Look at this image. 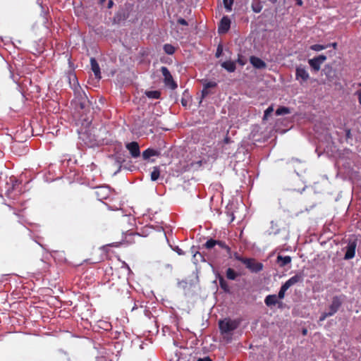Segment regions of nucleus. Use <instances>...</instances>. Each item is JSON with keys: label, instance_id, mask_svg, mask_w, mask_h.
<instances>
[{"label": "nucleus", "instance_id": "f257e3e1", "mask_svg": "<svg viewBox=\"0 0 361 361\" xmlns=\"http://www.w3.org/2000/svg\"><path fill=\"white\" fill-rule=\"evenodd\" d=\"M240 325V321L224 318L219 321V328L222 335L229 334L235 330Z\"/></svg>", "mask_w": 361, "mask_h": 361}, {"label": "nucleus", "instance_id": "f03ea898", "mask_svg": "<svg viewBox=\"0 0 361 361\" xmlns=\"http://www.w3.org/2000/svg\"><path fill=\"white\" fill-rule=\"evenodd\" d=\"M216 245H217L220 249L224 250L228 258H232L231 247L225 241L210 238L204 244V247L207 250H211Z\"/></svg>", "mask_w": 361, "mask_h": 361}, {"label": "nucleus", "instance_id": "7ed1b4c3", "mask_svg": "<svg viewBox=\"0 0 361 361\" xmlns=\"http://www.w3.org/2000/svg\"><path fill=\"white\" fill-rule=\"evenodd\" d=\"M342 304V300L338 296H335L333 298L332 302L329 307L327 312H324L319 317V321H324L326 317L334 315L340 308Z\"/></svg>", "mask_w": 361, "mask_h": 361}, {"label": "nucleus", "instance_id": "20e7f679", "mask_svg": "<svg viewBox=\"0 0 361 361\" xmlns=\"http://www.w3.org/2000/svg\"><path fill=\"white\" fill-rule=\"evenodd\" d=\"M310 79V74L305 66L300 65L295 68V80L300 85L307 84Z\"/></svg>", "mask_w": 361, "mask_h": 361}, {"label": "nucleus", "instance_id": "39448f33", "mask_svg": "<svg viewBox=\"0 0 361 361\" xmlns=\"http://www.w3.org/2000/svg\"><path fill=\"white\" fill-rule=\"evenodd\" d=\"M304 274L302 273H298L291 278H290L284 284L282 285L278 293H285L287 290L291 286L300 283H302Z\"/></svg>", "mask_w": 361, "mask_h": 361}, {"label": "nucleus", "instance_id": "423d86ee", "mask_svg": "<svg viewBox=\"0 0 361 361\" xmlns=\"http://www.w3.org/2000/svg\"><path fill=\"white\" fill-rule=\"evenodd\" d=\"M243 264L252 273H258L264 268L263 264L257 262L254 258H247L245 260H243Z\"/></svg>", "mask_w": 361, "mask_h": 361}, {"label": "nucleus", "instance_id": "0eeeda50", "mask_svg": "<svg viewBox=\"0 0 361 361\" xmlns=\"http://www.w3.org/2000/svg\"><path fill=\"white\" fill-rule=\"evenodd\" d=\"M161 73L164 76V84L170 87L171 90H175L177 88V84L173 80V78L169 71V69L166 66H162L161 68Z\"/></svg>", "mask_w": 361, "mask_h": 361}, {"label": "nucleus", "instance_id": "6e6552de", "mask_svg": "<svg viewBox=\"0 0 361 361\" xmlns=\"http://www.w3.org/2000/svg\"><path fill=\"white\" fill-rule=\"evenodd\" d=\"M326 59L327 58L325 55L321 54L313 59H309L308 63L315 72H317L320 70L321 65L326 60Z\"/></svg>", "mask_w": 361, "mask_h": 361}, {"label": "nucleus", "instance_id": "1a4fd4ad", "mask_svg": "<svg viewBox=\"0 0 361 361\" xmlns=\"http://www.w3.org/2000/svg\"><path fill=\"white\" fill-rule=\"evenodd\" d=\"M357 244V240L356 238H354L348 242V244L345 247L346 252L344 257L345 259H350L355 257Z\"/></svg>", "mask_w": 361, "mask_h": 361}, {"label": "nucleus", "instance_id": "9d476101", "mask_svg": "<svg viewBox=\"0 0 361 361\" xmlns=\"http://www.w3.org/2000/svg\"><path fill=\"white\" fill-rule=\"evenodd\" d=\"M284 296L285 295H268L265 298V303L270 307H272L276 305H279V307H280L281 302L279 300L283 299Z\"/></svg>", "mask_w": 361, "mask_h": 361}, {"label": "nucleus", "instance_id": "9b49d317", "mask_svg": "<svg viewBox=\"0 0 361 361\" xmlns=\"http://www.w3.org/2000/svg\"><path fill=\"white\" fill-rule=\"evenodd\" d=\"M126 147L133 158H137L140 156V146L137 142H128L126 145Z\"/></svg>", "mask_w": 361, "mask_h": 361}, {"label": "nucleus", "instance_id": "f8f14e48", "mask_svg": "<svg viewBox=\"0 0 361 361\" xmlns=\"http://www.w3.org/2000/svg\"><path fill=\"white\" fill-rule=\"evenodd\" d=\"M231 26V20L228 16H224L219 25L218 31L221 34H224L228 31Z\"/></svg>", "mask_w": 361, "mask_h": 361}, {"label": "nucleus", "instance_id": "ddd939ff", "mask_svg": "<svg viewBox=\"0 0 361 361\" xmlns=\"http://www.w3.org/2000/svg\"><path fill=\"white\" fill-rule=\"evenodd\" d=\"M250 63L257 69H264L267 68V63L260 58L252 56L250 58Z\"/></svg>", "mask_w": 361, "mask_h": 361}, {"label": "nucleus", "instance_id": "4468645a", "mask_svg": "<svg viewBox=\"0 0 361 361\" xmlns=\"http://www.w3.org/2000/svg\"><path fill=\"white\" fill-rule=\"evenodd\" d=\"M95 195L99 200H106L109 194V190L106 188L99 187L97 188Z\"/></svg>", "mask_w": 361, "mask_h": 361}, {"label": "nucleus", "instance_id": "2eb2a0df", "mask_svg": "<svg viewBox=\"0 0 361 361\" xmlns=\"http://www.w3.org/2000/svg\"><path fill=\"white\" fill-rule=\"evenodd\" d=\"M292 258L290 256L279 255L276 257V263L280 267H284L291 263Z\"/></svg>", "mask_w": 361, "mask_h": 361}, {"label": "nucleus", "instance_id": "dca6fc26", "mask_svg": "<svg viewBox=\"0 0 361 361\" xmlns=\"http://www.w3.org/2000/svg\"><path fill=\"white\" fill-rule=\"evenodd\" d=\"M91 69L94 73L95 78L97 79L101 78V72L99 66L94 58L90 59Z\"/></svg>", "mask_w": 361, "mask_h": 361}, {"label": "nucleus", "instance_id": "f3484780", "mask_svg": "<svg viewBox=\"0 0 361 361\" xmlns=\"http://www.w3.org/2000/svg\"><path fill=\"white\" fill-rule=\"evenodd\" d=\"M221 67L226 69L229 73H233L235 71V62L232 61H226L221 63Z\"/></svg>", "mask_w": 361, "mask_h": 361}, {"label": "nucleus", "instance_id": "a211bd4d", "mask_svg": "<svg viewBox=\"0 0 361 361\" xmlns=\"http://www.w3.org/2000/svg\"><path fill=\"white\" fill-rule=\"evenodd\" d=\"M158 155H159L158 151L151 149V148H147L142 154V158L144 160H147L151 157L158 156Z\"/></svg>", "mask_w": 361, "mask_h": 361}, {"label": "nucleus", "instance_id": "6ab92c4d", "mask_svg": "<svg viewBox=\"0 0 361 361\" xmlns=\"http://www.w3.org/2000/svg\"><path fill=\"white\" fill-rule=\"evenodd\" d=\"M89 104L87 97L83 93V95H80V97L78 99V104L81 109H85Z\"/></svg>", "mask_w": 361, "mask_h": 361}, {"label": "nucleus", "instance_id": "aec40b11", "mask_svg": "<svg viewBox=\"0 0 361 361\" xmlns=\"http://www.w3.org/2000/svg\"><path fill=\"white\" fill-rule=\"evenodd\" d=\"M145 95L150 99H159L161 96V92L158 90L146 91Z\"/></svg>", "mask_w": 361, "mask_h": 361}, {"label": "nucleus", "instance_id": "412c9836", "mask_svg": "<svg viewBox=\"0 0 361 361\" xmlns=\"http://www.w3.org/2000/svg\"><path fill=\"white\" fill-rule=\"evenodd\" d=\"M238 273L233 269L228 268L226 270V277L230 280H235L238 277Z\"/></svg>", "mask_w": 361, "mask_h": 361}, {"label": "nucleus", "instance_id": "4be33fe9", "mask_svg": "<svg viewBox=\"0 0 361 361\" xmlns=\"http://www.w3.org/2000/svg\"><path fill=\"white\" fill-rule=\"evenodd\" d=\"M160 176V169L158 166L153 167V171L151 172V180L153 181L157 180Z\"/></svg>", "mask_w": 361, "mask_h": 361}, {"label": "nucleus", "instance_id": "5701e85b", "mask_svg": "<svg viewBox=\"0 0 361 361\" xmlns=\"http://www.w3.org/2000/svg\"><path fill=\"white\" fill-rule=\"evenodd\" d=\"M164 51H165L166 54L171 55L174 54L176 49L172 44H166L164 45Z\"/></svg>", "mask_w": 361, "mask_h": 361}, {"label": "nucleus", "instance_id": "b1692460", "mask_svg": "<svg viewBox=\"0 0 361 361\" xmlns=\"http://www.w3.org/2000/svg\"><path fill=\"white\" fill-rule=\"evenodd\" d=\"M290 113V109L288 107H286V106H281V107L278 108L276 111V114L277 116L288 114Z\"/></svg>", "mask_w": 361, "mask_h": 361}, {"label": "nucleus", "instance_id": "393cba45", "mask_svg": "<svg viewBox=\"0 0 361 361\" xmlns=\"http://www.w3.org/2000/svg\"><path fill=\"white\" fill-rule=\"evenodd\" d=\"M323 72L324 73V74L326 75L327 78L333 77L334 73L332 68L329 65H326L324 67V68L323 69Z\"/></svg>", "mask_w": 361, "mask_h": 361}, {"label": "nucleus", "instance_id": "a878e982", "mask_svg": "<svg viewBox=\"0 0 361 361\" xmlns=\"http://www.w3.org/2000/svg\"><path fill=\"white\" fill-rule=\"evenodd\" d=\"M328 47H329V45H322V44H313V45L310 46V49L315 51H319L326 49Z\"/></svg>", "mask_w": 361, "mask_h": 361}, {"label": "nucleus", "instance_id": "bb28decb", "mask_svg": "<svg viewBox=\"0 0 361 361\" xmlns=\"http://www.w3.org/2000/svg\"><path fill=\"white\" fill-rule=\"evenodd\" d=\"M252 11L255 12V13H259L262 9V6L261 5L260 2L259 1H257L256 3H253L252 4Z\"/></svg>", "mask_w": 361, "mask_h": 361}, {"label": "nucleus", "instance_id": "cd10ccee", "mask_svg": "<svg viewBox=\"0 0 361 361\" xmlns=\"http://www.w3.org/2000/svg\"><path fill=\"white\" fill-rule=\"evenodd\" d=\"M224 7L226 9L227 11H231L232 10V5L233 4V0H223Z\"/></svg>", "mask_w": 361, "mask_h": 361}, {"label": "nucleus", "instance_id": "c85d7f7f", "mask_svg": "<svg viewBox=\"0 0 361 361\" xmlns=\"http://www.w3.org/2000/svg\"><path fill=\"white\" fill-rule=\"evenodd\" d=\"M217 83L214 81H205V82L203 83V86L205 87L207 89L213 88L216 87Z\"/></svg>", "mask_w": 361, "mask_h": 361}, {"label": "nucleus", "instance_id": "c756f323", "mask_svg": "<svg viewBox=\"0 0 361 361\" xmlns=\"http://www.w3.org/2000/svg\"><path fill=\"white\" fill-rule=\"evenodd\" d=\"M274 111V108L272 106H269L264 111V118L263 119L264 120H267L268 118V117L272 114V112Z\"/></svg>", "mask_w": 361, "mask_h": 361}, {"label": "nucleus", "instance_id": "7c9ffc66", "mask_svg": "<svg viewBox=\"0 0 361 361\" xmlns=\"http://www.w3.org/2000/svg\"><path fill=\"white\" fill-rule=\"evenodd\" d=\"M234 258L235 259L242 262L243 264V260H245L247 258L246 257H242L240 254H238V252H234L233 253L232 252V258Z\"/></svg>", "mask_w": 361, "mask_h": 361}, {"label": "nucleus", "instance_id": "2f4dec72", "mask_svg": "<svg viewBox=\"0 0 361 361\" xmlns=\"http://www.w3.org/2000/svg\"><path fill=\"white\" fill-rule=\"evenodd\" d=\"M222 51H223V49H222L221 45H219L217 47V49H216V57L219 58L221 55Z\"/></svg>", "mask_w": 361, "mask_h": 361}, {"label": "nucleus", "instance_id": "473e14b6", "mask_svg": "<svg viewBox=\"0 0 361 361\" xmlns=\"http://www.w3.org/2000/svg\"><path fill=\"white\" fill-rule=\"evenodd\" d=\"M209 94V90L205 88V87L203 86V89L202 90V97L204 98Z\"/></svg>", "mask_w": 361, "mask_h": 361}, {"label": "nucleus", "instance_id": "72a5a7b5", "mask_svg": "<svg viewBox=\"0 0 361 361\" xmlns=\"http://www.w3.org/2000/svg\"><path fill=\"white\" fill-rule=\"evenodd\" d=\"M237 62L241 65V66H244L246 63V61L241 56H238V60H237Z\"/></svg>", "mask_w": 361, "mask_h": 361}, {"label": "nucleus", "instance_id": "f704fd0d", "mask_svg": "<svg viewBox=\"0 0 361 361\" xmlns=\"http://www.w3.org/2000/svg\"><path fill=\"white\" fill-rule=\"evenodd\" d=\"M178 23L182 25H188V22L182 18L178 19Z\"/></svg>", "mask_w": 361, "mask_h": 361}, {"label": "nucleus", "instance_id": "c9c22d12", "mask_svg": "<svg viewBox=\"0 0 361 361\" xmlns=\"http://www.w3.org/2000/svg\"><path fill=\"white\" fill-rule=\"evenodd\" d=\"M355 94L357 96L359 103L361 105V88L356 91Z\"/></svg>", "mask_w": 361, "mask_h": 361}, {"label": "nucleus", "instance_id": "e433bc0d", "mask_svg": "<svg viewBox=\"0 0 361 361\" xmlns=\"http://www.w3.org/2000/svg\"><path fill=\"white\" fill-rule=\"evenodd\" d=\"M197 361H212V360L207 356L203 358H199Z\"/></svg>", "mask_w": 361, "mask_h": 361}, {"label": "nucleus", "instance_id": "4c0bfd02", "mask_svg": "<svg viewBox=\"0 0 361 361\" xmlns=\"http://www.w3.org/2000/svg\"><path fill=\"white\" fill-rule=\"evenodd\" d=\"M114 6V1L113 0H109V2H108V6H107V8H112Z\"/></svg>", "mask_w": 361, "mask_h": 361}, {"label": "nucleus", "instance_id": "58836bf2", "mask_svg": "<svg viewBox=\"0 0 361 361\" xmlns=\"http://www.w3.org/2000/svg\"><path fill=\"white\" fill-rule=\"evenodd\" d=\"M181 104H182L183 106H186L187 104H188V102H187V100H185L184 99H181Z\"/></svg>", "mask_w": 361, "mask_h": 361}, {"label": "nucleus", "instance_id": "ea45409f", "mask_svg": "<svg viewBox=\"0 0 361 361\" xmlns=\"http://www.w3.org/2000/svg\"><path fill=\"white\" fill-rule=\"evenodd\" d=\"M199 255L200 257L203 258V257L202 256L201 253L199 252H197L195 255H194V258H196L197 256Z\"/></svg>", "mask_w": 361, "mask_h": 361}, {"label": "nucleus", "instance_id": "a19ab883", "mask_svg": "<svg viewBox=\"0 0 361 361\" xmlns=\"http://www.w3.org/2000/svg\"><path fill=\"white\" fill-rule=\"evenodd\" d=\"M97 361H106V360L103 357H99L97 358Z\"/></svg>", "mask_w": 361, "mask_h": 361}, {"label": "nucleus", "instance_id": "79ce46f5", "mask_svg": "<svg viewBox=\"0 0 361 361\" xmlns=\"http://www.w3.org/2000/svg\"><path fill=\"white\" fill-rule=\"evenodd\" d=\"M331 46H332L334 49H336V47H337V43H336V42H334V43H332V44H331Z\"/></svg>", "mask_w": 361, "mask_h": 361}, {"label": "nucleus", "instance_id": "37998d69", "mask_svg": "<svg viewBox=\"0 0 361 361\" xmlns=\"http://www.w3.org/2000/svg\"><path fill=\"white\" fill-rule=\"evenodd\" d=\"M350 130H348L347 132H346V136L347 137H350Z\"/></svg>", "mask_w": 361, "mask_h": 361}, {"label": "nucleus", "instance_id": "c03bdc74", "mask_svg": "<svg viewBox=\"0 0 361 361\" xmlns=\"http://www.w3.org/2000/svg\"><path fill=\"white\" fill-rule=\"evenodd\" d=\"M105 1H106V0H99V3L100 4H104Z\"/></svg>", "mask_w": 361, "mask_h": 361}, {"label": "nucleus", "instance_id": "a18cd8bd", "mask_svg": "<svg viewBox=\"0 0 361 361\" xmlns=\"http://www.w3.org/2000/svg\"><path fill=\"white\" fill-rule=\"evenodd\" d=\"M224 142H225L226 143H228V142H229V138H228V137H226V138L224 139Z\"/></svg>", "mask_w": 361, "mask_h": 361}, {"label": "nucleus", "instance_id": "49530a36", "mask_svg": "<svg viewBox=\"0 0 361 361\" xmlns=\"http://www.w3.org/2000/svg\"><path fill=\"white\" fill-rule=\"evenodd\" d=\"M177 252L179 254V255H182L183 254V252L180 249H178Z\"/></svg>", "mask_w": 361, "mask_h": 361}, {"label": "nucleus", "instance_id": "de8ad7c7", "mask_svg": "<svg viewBox=\"0 0 361 361\" xmlns=\"http://www.w3.org/2000/svg\"><path fill=\"white\" fill-rule=\"evenodd\" d=\"M302 334H303V335H306V334H307V330H306V329H304V330L302 331Z\"/></svg>", "mask_w": 361, "mask_h": 361}]
</instances>
